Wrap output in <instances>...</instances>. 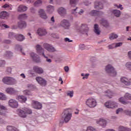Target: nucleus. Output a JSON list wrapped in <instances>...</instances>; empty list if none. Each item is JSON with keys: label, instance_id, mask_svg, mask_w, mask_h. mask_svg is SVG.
I'll return each instance as SVG.
<instances>
[{"label": "nucleus", "instance_id": "obj_16", "mask_svg": "<svg viewBox=\"0 0 131 131\" xmlns=\"http://www.w3.org/2000/svg\"><path fill=\"white\" fill-rule=\"evenodd\" d=\"M5 92L9 95H15L17 93V91L13 88H7L5 89Z\"/></svg>", "mask_w": 131, "mask_h": 131}, {"label": "nucleus", "instance_id": "obj_7", "mask_svg": "<svg viewBox=\"0 0 131 131\" xmlns=\"http://www.w3.org/2000/svg\"><path fill=\"white\" fill-rule=\"evenodd\" d=\"M36 34L38 36H45L48 34V32L43 28H38L36 30Z\"/></svg>", "mask_w": 131, "mask_h": 131}, {"label": "nucleus", "instance_id": "obj_21", "mask_svg": "<svg viewBox=\"0 0 131 131\" xmlns=\"http://www.w3.org/2000/svg\"><path fill=\"white\" fill-rule=\"evenodd\" d=\"M16 99L20 103H25L27 101V97L24 96V95H19L17 97Z\"/></svg>", "mask_w": 131, "mask_h": 131}, {"label": "nucleus", "instance_id": "obj_2", "mask_svg": "<svg viewBox=\"0 0 131 131\" xmlns=\"http://www.w3.org/2000/svg\"><path fill=\"white\" fill-rule=\"evenodd\" d=\"M2 81L5 84L8 85H14L17 83V80L12 77H4L2 79Z\"/></svg>", "mask_w": 131, "mask_h": 131}, {"label": "nucleus", "instance_id": "obj_35", "mask_svg": "<svg viewBox=\"0 0 131 131\" xmlns=\"http://www.w3.org/2000/svg\"><path fill=\"white\" fill-rule=\"evenodd\" d=\"M100 24H101V25H102L104 27H107L108 25H109L108 21L104 20V19H102L101 20H100Z\"/></svg>", "mask_w": 131, "mask_h": 131}, {"label": "nucleus", "instance_id": "obj_14", "mask_svg": "<svg viewBox=\"0 0 131 131\" xmlns=\"http://www.w3.org/2000/svg\"><path fill=\"white\" fill-rule=\"evenodd\" d=\"M38 15L42 19H43L44 20H47L48 19V15L46 13V11H45V10L43 9H40L38 11Z\"/></svg>", "mask_w": 131, "mask_h": 131}, {"label": "nucleus", "instance_id": "obj_1", "mask_svg": "<svg viewBox=\"0 0 131 131\" xmlns=\"http://www.w3.org/2000/svg\"><path fill=\"white\" fill-rule=\"evenodd\" d=\"M16 112L21 118H26L28 114H32V110L28 107H24L21 109H18Z\"/></svg>", "mask_w": 131, "mask_h": 131}, {"label": "nucleus", "instance_id": "obj_62", "mask_svg": "<svg viewBox=\"0 0 131 131\" xmlns=\"http://www.w3.org/2000/svg\"><path fill=\"white\" fill-rule=\"evenodd\" d=\"M64 70L65 71V72H69V67L68 66H66L64 68Z\"/></svg>", "mask_w": 131, "mask_h": 131}, {"label": "nucleus", "instance_id": "obj_4", "mask_svg": "<svg viewBox=\"0 0 131 131\" xmlns=\"http://www.w3.org/2000/svg\"><path fill=\"white\" fill-rule=\"evenodd\" d=\"M105 71L107 73L111 74V76H115L116 75V71L114 70V68L110 64L106 66Z\"/></svg>", "mask_w": 131, "mask_h": 131}, {"label": "nucleus", "instance_id": "obj_12", "mask_svg": "<svg viewBox=\"0 0 131 131\" xmlns=\"http://www.w3.org/2000/svg\"><path fill=\"white\" fill-rule=\"evenodd\" d=\"M8 105L11 108H18V101L15 99H10L8 101Z\"/></svg>", "mask_w": 131, "mask_h": 131}, {"label": "nucleus", "instance_id": "obj_59", "mask_svg": "<svg viewBox=\"0 0 131 131\" xmlns=\"http://www.w3.org/2000/svg\"><path fill=\"white\" fill-rule=\"evenodd\" d=\"M122 46V42H118L115 44V48H118L119 47H121Z\"/></svg>", "mask_w": 131, "mask_h": 131}, {"label": "nucleus", "instance_id": "obj_41", "mask_svg": "<svg viewBox=\"0 0 131 131\" xmlns=\"http://www.w3.org/2000/svg\"><path fill=\"white\" fill-rule=\"evenodd\" d=\"M23 93L25 96H31V92L28 90H25L23 91Z\"/></svg>", "mask_w": 131, "mask_h": 131}, {"label": "nucleus", "instance_id": "obj_25", "mask_svg": "<svg viewBox=\"0 0 131 131\" xmlns=\"http://www.w3.org/2000/svg\"><path fill=\"white\" fill-rule=\"evenodd\" d=\"M46 11L49 14H52L55 11V7L52 5H48L47 6Z\"/></svg>", "mask_w": 131, "mask_h": 131}, {"label": "nucleus", "instance_id": "obj_55", "mask_svg": "<svg viewBox=\"0 0 131 131\" xmlns=\"http://www.w3.org/2000/svg\"><path fill=\"white\" fill-rule=\"evenodd\" d=\"M108 47V49L110 50H112L115 48V43H113L112 45H109Z\"/></svg>", "mask_w": 131, "mask_h": 131}, {"label": "nucleus", "instance_id": "obj_54", "mask_svg": "<svg viewBox=\"0 0 131 131\" xmlns=\"http://www.w3.org/2000/svg\"><path fill=\"white\" fill-rule=\"evenodd\" d=\"M124 113H125V114H126V115H128V116H131V111L127 110H125L124 111Z\"/></svg>", "mask_w": 131, "mask_h": 131}, {"label": "nucleus", "instance_id": "obj_28", "mask_svg": "<svg viewBox=\"0 0 131 131\" xmlns=\"http://www.w3.org/2000/svg\"><path fill=\"white\" fill-rule=\"evenodd\" d=\"M91 16H99L100 15H102L103 13L101 11H97L96 10H92L90 13Z\"/></svg>", "mask_w": 131, "mask_h": 131}, {"label": "nucleus", "instance_id": "obj_38", "mask_svg": "<svg viewBox=\"0 0 131 131\" xmlns=\"http://www.w3.org/2000/svg\"><path fill=\"white\" fill-rule=\"evenodd\" d=\"M76 10H77V8L74 10V12H73V13L74 14V16H75V17H80V15L82 14V10H81L80 12L77 13L75 12V11H76Z\"/></svg>", "mask_w": 131, "mask_h": 131}, {"label": "nucleus", "instance_id": "obj_3", "mask_svg": "<svg viewBox=\"0 0 131 131\" xmlns=\"http://www.w3.org/2000/svg\"><path fill=\"white\" fill-rule=\"evenodd\" d=\"M86 105L90 108H95L97 106V101L94 98H90L86 101Z\"/></svg>", "mask_w": 131, "mask_h": 131}, {"label": "nucleus", "instance_id": "obj_19", "mask_svg": "<svg viewBox=\"0 0 131 131\" xmlns=\"http://www.w3.org/2000/svg\"><path fill=\"white\" fill-rule=\"evenodd\" d=\"M33 70L37 73L38 74H42L43 73V69L41 67H39L38 66H35L33 67Z\"/></svg>", "mask_w": 131, "mask_h": 131}, {"label": "nucleus", "instance_id": "obj_11", "mask_svg": "<svg viewBox=\"0 0 131 131\" xmlns=\"http://www.w3.org/2000/svg\"><path fill=\"white\" fill-rule=\"evenodd\" d=\"M104 105L106 108H108L111 109H113V108H115L117 107V103L113 101L106 102H105Z\"/></svg>", "mask_w": 131, "mask_h": 131}, {"label": "nucleus", "instance_id": "obj_49", "mask_svg": "<svg viewBox=\"0 0 131 131\" xmlns=\"http://www.w3.org/2000/svg\"><path fill=\"white\" fill-rule=\"evenodd\" d=\"M78 3V0H70V4L71 6L73 5H76Z\"/></svg>", "mask_w": 131, "mask_h": 131}, {"label": "nucleus", "instance_id": "obj_30", "mask_svg": "<svg viewBox=\"0 0 131 131\" xmlns=\"http://www.w3.org/2000/svg\"><path fill=\"white\" fill-rule=\"evenodd\" d=\"M16 39L18 41H23L25 39V36L21 34H17Z\"/></svg>", "mask_w": 131, "mask_h": 131}, {"label": "nucleus", "instance_id": "obj_52", "mask_svg": "<svg viewBox=\"0 0 131 131\" xmlns=\"http://www.w3.org/2000/svg\"><path fill=\"white\" fill-rule=\"evenodd\" d=\"M13 56V53L11 51H7L6 52V56L9 57V58H11Z\"/></svg>", "mask_w": 131, "mask_h": 131}, {"label": "nucleus", "instance_id": "obj_46", "mask_svg": "<svg viewBox=\"0 0 131 131\" xmlns=\"http://www.w3.org/2000/svg\"><path fill=\"white\" fill-rule=\"evenodd\" d=\"M4 9H7V10H12V6L9 4H5L2 6Z\"/></svg>", "mask_w": 131, "mask_h": 131}, {"label": "nucleus", "instance_id": "obj_9", "mask_svg": "<svg viewBox=\"0 0 131 131\" xmlns=\"http://www.w3.org/2000/svg\"><path fill=\"white\" fill-rule=\"evenodd\" d=\"M30 56L31 58H32L33 61L34 62H36V63H40L41 62V59H40V57L36 54V53H30Z\"/></svg>", "mask_w": 131, "mask_h": 131}, {"label": "nucleus", "instance_id": "obj_64", "mask_svg": "<svg viewBox=\"0 0 131 131\" xmlns=\"http://www.w3.org/2000/svg\"><path fill=\"white\" fill-rule=\"evenodd\" d=\"M89 75H90V74H86L85 75L83 74H82V79H84V78H88V77H89Z\"/></svg>", "mask_w": 131, "mask_h": 131}, {"label": "nucleus", "instance_id": "obj_37", "mask_svg": "<svg viewBox=\"0 0 131 131\" xmlns=\"http://www.w3.org/2000/svg\"><path fill=\"white\" fill-rule=\"evenodd\" d=\"M119 131H131V129L129 128H126L122 126H120L119 127Z\"/></svg>", "mask_w": 131, "mask_h": 131}, {"label": "nucleus", "instance_id": "obj_53", "mask_svg": "<svg viewBox=\"0 0 131 131\" xmlns=\"http://www.w3.org/2000/svg\"><path fill=\"white\" fill-rule=\"evenodd\" d=\"M27 88L30 90H34V88H35V86L33 84H29L27 85Z\"/></svg>", "mask_w": 131, "mask_h": 131}, {"label": "nucleus", "instance_id": "obj_22", "mask_svg": "<svg viewBox=\"0 0 131 131\" xmlns=\"http://www.w3.org/2000/svg\"><path fill=\"white\" fill-rule=\"evenodd\" d=\"M36 50L37 51V53L39 54V55H42V53H45V50L42 49L41 46L39 45H37L36 46Z\"/></svg>", "mask_w": 131, "mask_h": 131}, {"label": "nucleus", "instance_id": "obj_23", "mask_svg": "<svg viewBox=\"0 0 131 131\" xmlns=\"http://www.w3.org/2000/svg\"><path fill=\"white\" fill-rule=\"evenodd\" d=\"M97 123L98 124H100L102 127H105L107 125V122L106 120L103 119H100L99 120L97 121Z\"/></svg>", "mask_w": 131, "mask_h": 131}, {"label": "nucleus", "instance_id": "obj_63", "mask_svg": "<svg viewBox=\"0 0 131 131\" xmlns=\"http://www.w3.org/2000/svg\"><path fill=\"white\" fill-rule=\"evenodd\" d=\"M122 111H123V110L122 108H118L116 111V114H118V113H119V112H122Z\"/></svg>", "mask_w": 131, "mask_h": 131}, {"label": "nucleus", "instance_id": "obj_43", "mask_svg": "<svg viewBox=\"0 0 131 131\" xmlns=\"http://www.w3.org/2000/svg\"><path fill=\"white\" fill-rule=\"evenodd\" d=\"M26 18H27V15L26 14H20L18 16V19H19V20H23L26 19Z\"/></svg>", "mask_w": 131, "mask_h": 131}, {"label": "nucleus", "instance_id": "obj_31", "mask_svg": "<svg viewBox=\"0 0 131 131\" xmlns=\"http://www.w3.org/2000/svg\"><path fill=\"white\" fill-rule=\"evenodd\" d=\"M94 32L96 34H97V35H100L101 33V31H100L99 26L97 24L94 25Z\"/></svg>", "mask_w": 131, "mask_h": 131}, {"label": "nucleus", "instance_id": "obj_45", "mask_svg": "<svg viewBox=\"0 0 131 131\" xmlns=\"http://www.w3.org/2000/svg\"><path fill=\"white\" fill-rule=\"evenodd\" d=\"M77 32L78 33H82V24H81L80 26H77L76 28Z\"/></svg>", "mask_w": 131, "mask_h": 131}, {"label": "nucleus", "instance_id": "obj_56", "mask_svg": "<svg viewBox=\"0 0 131 131\" xmlns=\"http://www.w3.org/2000/svg\"><path fill=\"white\" fill-rule=\"evenodd\" d=\"M115 7H116L118 9H120V10H123V8L122 7V5H121V4H120L119 5L117 4H115Z\"/></svg>", "mask_w": 131, "mask_h": 131}, {"label": "nucleus", "instance_id": "obj_29", "mask_svg": "<svg viewBox=\"0 0 131 131\" xmlns=\"http://www.w3.org/2000/svg\"><path fill=\"white\" fill-rule=\"evenodd\" d=\"M95 9H98L99 10H101L103 9V4L101 3H99L98 2H96L95 3Z\"/></svg>", "mask_w": 131, "mask_h": 131}, {"label": "nucleus", "instance_id": "obj_58", "mask_svg": "<svg viewBox=\"0 0 131 131\" xmlns=\"http://www.w3.org/2000/svg\"><path fill=\"white\" fill-rule=\"evenodd\" d=\"M51 36L53 37V38H59V35L57 34H52Z\"/></svg>", "mask_w": 131, "mask_h": 131}, {"label": "nucleus", "instance_id": "obj_48", "mask_svg": "<svg viewBox=\"0 0 131 131\" xmlns=\"http://www.w3.org/2000/svg\"><path fill=\"white\" fill-rule=\"evenodd\" d=\"M89 31V27L86 25H83V32H85L86 34H88L86 32Z\"/></svg>", "mask_w": 131, "mask_h": 131}, {"label": "nucleus", "instance_id": "obj_50", "mask_svg": "<svg viewBox=\"0 0 131 131\" xmlns=\"http://www.w3.org/2000/svg\"><path fill=\"white\" fill-rule=\"evenodd\" d=\"M6 65V61L5 60H0V67H4Z\"/></svg>", "mask_w": 131, "mask_h": 131}, {"label": "nucleus", "instance_id": "obj_34", "mask_svg": "<svg viewBox=\"0 0 131 131\" xmlns=\"http://www.w3.org/2000/svg\"><path fill=\"white\" fill-rule=\"evenodd\" d=\"M7 129L8 131H20L18 128L13 126H7Z\"/></svg>", "mask_w": 131, "mask_h": 131}, {"label": "nucleus", "instance_id": "obj_42", "mask_svg": "<svg viewBox=\"0 0 131 131\" xmlns=\"http://www.w3.org/2000/svg\"><path fill=\"white\" fill-rule=\"evenodd\" d=\"M42 57L45 58L46 59V61L48 62V63H52V59L49 58L48 56H46V54H45V53H42Z\"/></svg>", "mask_w": 131, "mask_h": 131}, {"label": "nucleus", "instance_id": "obj_13", "mask_svg": "<svg viewBox=\"0 0 131 131\" xmlns=\"http://www.w3.org/2000/svg\"><path fill=\"white\" fill-rule=\"evenodd\" d=\"M32 106L34 109H41L42 108V104L38 101L33 100L32 101Z\"/></svg>", "mask_w": 131, "mask_h": 131}, {"label": "nucleus", "instance_id": "obj_51", "mask_svg": "<svg viewBox=\"0 0 131 131\" xmlns=\"http://www.w3.org/2000/svg\"><path fill=\"white\" fill-rule=\"evenodd\" d=\"M106 96H107V97L111 98V96H113V93H112V92H111V91L110 90H107L106 91Z\"/></svg>", "mask_w": 131, "mask_h": 131}, {"label": "nucleus", "instance_id": "obj_39", "mask_svg": "<svg viewBox=\"0 0 131 131\" xmlns=\"http://www.w3.org/2000/svg\"><path fill=\"white\" fill-rule=\"evenodd\" d=\"M7 99V98L6 95L3 93H0V100H2V101H6Z\"/></svg>", "mask_w": 131, "mask_h": 131}, {"label": "nucleus", "instance_id": "obj_15", "mask_svg": "<svg viewBox=\"0 0 131 131\" xmlns=\"http://www.w3.org/2000/svg\"><path fill=\"white\" fill-rule=\"evenodd\" d=\"M71 116H72V115L71 113H67L66 111L63 116H62V118L64 119V121L66 122H68V121L71 119Z\"/></svg>", "mask_w": 131, "mask_h": 131}, {"label": "nucleus", "instance_id": "obj_26", "mask_svg": "<svg viewBox=\"0 0 131 131\" xmlns=\"http://www.w3.org/2000/svg\"><path fill=\"white\" fill-rule=\"evenodd\" d=\"M18 27L20 28V29H23L27 27V24H26V22L24 21H20L19 22H18Z\"/></svg>", "mask_w": 131, "mask_h": 131}, {"label": "nucleus", "instance_id": "obj_6", "mask_svg": "<svg viewBox=\"0 0 131 131\" xmlns=\"http://www.w3.org/2000/svg\"><path fill=\"white\" fill-rule=\"evenodd\" d=\"M43 47L45 50H47L50 53H54V52H57V50L55 47H53V45L48 43H44Z\"/></svg>", "mask_w": 131, "mask_h": 131}, {"label": "nucleus", "instance_id": "obj_40", "mask_svg": "<svg viewBox=\"0 0 131 131\" xmlns=\"http://www.w3.org/2000/svg\"><path fill=\"white\" fill-rule=\"evenodd\" d=\"M113 14L116 17H119L120 16V11L117 10H114L113 11Z\"/></svg>", "mask_w": 131, "mask_h": 131}, {"label": "nucleus", "instance_id": "obj_60", "mask_svg": "<svg viewBox=\"0 0 131 131\" xmlns=\"http://www.w3.org/2000/svg\"><path fill=\"white\" fill-rule=\"evenodd\" d=\"M64 41H66V42H72L73 40H70V39H69V38H65Z\"/></svg>", "mask_w": 131, "mask_h": 131}, {"label": "nucleus", "instance_id": "obj_61", "mask_svg": "<svg viewBox=\"0 0 131 131\" xmlns=\"http://www.w3.org/2000/svg\"><path fill=\"white\" fill-rule=\"evenodd\" d=\"M12 42V41L9 39H5L4 40V43H11Z\"/></svg>", "mask_w": 131, "mask_h": 131}, {"label": "nucleus", "instance_id": "obj_36", "mask_svg": "<svg viewBox=\"0 0 131 131\" xmlns=\"http://www.w3.org/2000/svg\"><path fill=\"white\" fill-rule=\"evenodd\" d=\"M41 4H42V1L41 0H37L34 3L33 5L34 7H39V6H41Z\"/></svg>", "mask_w": 131, "mask_h": 131}, {"label": "nucleus", "instance_id": "obj_8", "mask_svg": "<svg viewBox=\"0 0 131 131\" xmlns=\"http://www.w3.org/2000/svg\"><path fill=\"white\" fill-rule=\"evenodd\" d=\"M60 26L64 28V29H69L70 28V23L68 20L63 19L60 21Z\"/></svg>", "mask_w": 131, "mask_h": 131}, {"label": "nucleus", "instance_id": "obj_33", "mask_svg": "<svg viewBox=\"0 0 131 131\" xmlns=\"http://www.w3.org/2000/svg\"><path fill=\"white\" fill-rule=\"evenodd\" d=\"M17 37V34L14 33L13 32H9L8 33V38H10V39H14V38H16Z\"/></svg>", "mask_w": 131, "mask_h": 131}, {"label": "nucleus", "instance_id": "obj_32", "mask_svg": "<svg viewBox=\"0 0 131 131\" xmlns=\"http://www.w3.org/2000/svg\"><path fill=\"white\" fill-rule=\"evenodd\" d=\"M23 48L22 46L20 45H17L15 46V51H17L18 52H21L22 53L23 55H25V53L22 51Z\"/></svg>", "mask_w": 131, "mask_h": 131}, {"label": "nucleus", "instance_id": "obj_57", "mask_svg": "<svg viewBox=\"0 0 131 131\" xmlns=\"http://www.w3.org/2000/svg\"><path fill=\"white\" fill-rule=\"evenodd\" d=\"M126 67L129 69V70L131 71V63L130 62H127L126 64Z\"/></svg>", "mask_w": 131, "mask_h": 131}, {"label": "nucleus", "instance_id": "obj_17", "mask_svg": "<svg viewBox=\"0 0 131 131\" xmlns=\"http://www.w3.org/2000/svg\"><path fill=\"white\" fill-rule=\"evenodd\" d=\"M7 110H8L7 107L1 104L0 105V115L5 116L7 113Z\"/></svg>", "mask_w": 131, "mask_h": 131}, {"label": "nucleus", "instance_id": "obj_20", "mask_svg": "<svg viewBox=\"0 0 131 131\" xmlns=\"http://www.w3.org/2000/svg\"><path fill=\"white\" fill-rule=\"evenodd\" d=\"M28 9V7L24 5H19L17 8V11L22 12H26Z\"/></svg>", "mask_w": 131, "mask_h": 131}, {"label": "nucleus", "instance_id": "obj_18", "mask_svg": "<svg viewBox=\"0 0 131 131\" xmlns=\"http://www.w3.org/2000/svg\"><path fill=\"white\" fill-rule=\"evenodd\" d=\"M121 81L122 82V83H124L125 85H130L131 83V79H130L129 80L127 78L123 77L121 78Z\"/></svg>", "mask_w": 131, "mask_h": 131}, {"label": "nucleus", "instance_id": "obj_5", "mask_svg": "<svg viewBox=\"0 0 131 131\" xmlns=\"http://www.w3.org/2000/svg\"><path fill=\"white\" fill-rule=\"evenodd\" d=\"M127 100H131V95L126 93L124 97H121L119 99V102L121 103L122 104H123L124 105H126L127 104V102H126Z\"/></svg>", "mask_w": 131, "mask_h": 131}, {"label": "nucleus", "instance_id": "obj_44", "mask_svg": "<svg viewBox=\"0 0 131 131\" xmlns=\"http://www.w3.org/2000/svg\"><path fill=\"white\" fill-rule=\"evenodd\" d=\"M118 37V35L115 33H112L110 35V39H115V38H117Z\"/></svg>", "mask_w": 131, "mask_h": 131}, {"label": "nucleus", "instance_id": "obj_24", "mask_svg": "<svg viewBox=\"0 0 131 131\" xmlns=\"http://www.w3.org/2000/svg\"><path fill=\"white\" fill-rule=\"evenodd\" d=\"M57 12L58 14H59V15L61 16H64V15H66V9L64 8L63 7H60L58 8Z\"/></svg>", "mask_w": 131, "mask_h": 131}, {"label": "nucleus", "instance_id": "obj_10", "mask_svg": "<svg viewBox=\"0 0 131 131\" xmlns=\"http://www.w3.org/2000/svg\"><path fill=\"white\" fill-rule=\"evenodd\" d=\"M36 80L42 86H46L47 85V81L41 77H37Z\"/></svg>", "mask_w": 131, "mask_h": 131}, {"label": "nucleus", "instance_id": "obj_47", "mask_svg": "<svg viewBox=\"0 0 131 131\" xmlns=\"http://www.w3.org/2000/svg\"><path fill=\"white\" fill-rule=\"evenodd\" d=\"M74 94V92L73 91H69L67 93V96L70 97V98H72L73 97V95Z\"/></svg>", "mask_w": 131, "mask_h": 131}, {"label": "nucleus", "instance_id": "obj_27", "mask_svg": "<svg viewBox=\"0 0 131 131\" xmlns=\"http://www.w3.org/2000/svg\"><path fill=\"white\" fill-rule=\"evenodd\" d=\"M9 17V13L7 11H2L0 13V18L1 19H7Z\"/></svg>", "mask_w": 131, "mask_h": 131}]
</instances>
